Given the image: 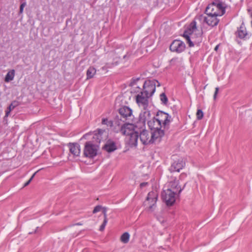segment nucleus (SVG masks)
<instances>
[{"mask_svg": "<svg viewBox=\"0 0 252 252\" xmlns=\"http://www.w3.org/2000/svg\"><path fill=\"white\" fill-rule=\"evenodd\" d=\"M102 209L103 213L104 214V219L105 218H107V216H106V208L102 207Z\"/></svg>", "mask_w": 252, "mask_h": 252, "instance_id": "40", "label": "nucleus"}, {"mask_svg": "<svg viewBox=\"0 0 252 252\" xmlns=\"http://www.w3.org/2000/svg\"><path fill=\"white\" fill-rule=\"evenodd\" d=\"M186 48L184 42L180 40H174L170 44V50L172 52L180 53L183 52Z\"/></svg>", "mask_w": 252, "mask_h": 252, "instance_id": "11", "label": "nucleus"}, {"mask_svg": "<svg viewBox=\"0 0 252 252\" xmlns=\"http://www.w3.org/2000/svg\"><path fill=\"white\" fill-rule=\"evenodd\" d=\"M139 138L143 145H147L153 144L151 140V133L144 128L139 130Z\"/></svg>", "mask_w": 252, "mask_h": 252, "instance_id": "10", "label": "nucleus"}, {"mask_svg": "<svg viewBox=\"0 0 252 252\" xmlns=\"http://www.w3.org/2000/svg\"><path fill=\"white\" fill-rule=\"evenodd\" d=\"M144 111L140 113L139 115V122L138 124H142V126H145L146 122L151 121V113L150 111L146 109H144Z\"/></svg>", "mask_w": 252, "mask_h": 252, "instance_id": "18", "label": "nucleus"}, {"mask_svg": "<svg viewBox=\"0 0 252 252\" xmlns=\"http://www.w3.org/2000/svg\"><path fill=\"white\" fill-rule=\"evenodd\" d=\"M77 225H81L82 224H81V223H77Z\"/></svg>", "mask_w": 252, "mask_h": 252, "instance_id": "45", "label": "nucleus"}, {"mask_svg": "<svg viewBox=\"0 0 252 252\" xmlns=\"http://www.w3.org/2000/svg\"><path fill=\"white\" fill-rule=\"evenodd\" d=\"M107 136L105 130L98 129L94 131L93 136L94 142L96 143H100V142L106 138Z\"/></svg>", "mask_w": 252, "mask_h": 252, "instance_id": "15", "label": "nucleus"}, {"mask_svg": "<svg viewBox=\"0 0 252 252\" xmlns=\"http://www.w3.org/2000/svg\"><path fill=\"white\" fill-rule=\"evenodd\" d=\"M70 152L75 157H78L80 154V146L77 143H69V145Z\"/></svg>", "mask_w": 252, "mask_h": 252, "instance_id": "21", "label": "nucleus"}, {"mask_svg": "<svg viewBox=\"0 0 252 252\" xmlns=\"http://www.w3.org/2000/svg\"><path fill=\"white\" fill-rule=\"evenodd\" d=\"M212 7H213V5L207 7L205 12L207 16L204 18L203 21L209 26L214 27L217 26L219 22V20L217 18L219 14L216 12H213L214 8Z\"/></svg>", "mask_w": 252, "mask_h": 252, "instance_id": "2", "label": "nucleus"}, {"mask_svg": "<svg viewBox=\"0 0 252 252\" xmlns=\"http://www.w3.org/2000/svg\"><path fill=\"white\" fill-rule=\"evenodd\" d=\"M185 165V162L183 159H178L174 161L169 168L171 172H179Z\"/></svg>", "mask_w": 252, "mask_h": 252, "instance_id": "19", "label": "nucleus"}, {"mask_svg": "<svg viewBox=\"0 0 252 252\" xmlns=\"http://www.w3.org/2000/svg\"><path fill=\"white\" fill-rule=\"evenodd\" d=\"M119 113L123 118L126 120H132L133 118L132 110L128 107L124 106L119 109Z\"/></svg>", "mask_w": 252, "mask_h": 252, "instance_id": "14", "label": "nucleus"}, {"mask_svg": "<svg viewBox=\"0 0 252 252\" xmlns=\"http://www.w3.org/2000/svg\"><path fill=\"white\" fill-rule=\"evenodd\" d=\"M37 172H35L32 176V177L30 178V179L24 184V187H26L27 186H28L30 183L31 182V181L32 180L33 178H34L35 175L36 174V173Z\"/></svg>", "mask_w": 252, "mask_h": 252, "instance_id": "36", "label": "nucleus"}, {"mask_svg": "<svg viewBox=\"0 0 252 252\" xmlns=\"http://www.w3.org/2000/svg\"><path fill=\"white\" fill-rule=\"evenodd\" d=\"M196 117L198 120H201L203 117V112L201 109H198L196 112Z\"/></svg>", "mask_w": 252, "mask_h": 252, "instance_id": "32", "label": "nucleus"}, {"mask_svg": "<svg viewBox=\"0 0 252 252\" xmlns=\"http://www.w3.org/2000/svg\"><path fill=\"white\" fill-rule=\"evenodd\" d=\"M186 31H188V34L189 35L190 33H194L198 31L196 29V22L195 21H193L189 26L187 30Z\"/></svg>", "mask_w": 252, "mask_h": 252, "instance_id": "24", "label": "nucleus"}, {"mask_svg": "<svg viewBox=\"0 0 252 252\" xmlns=\"http://www.w3.org/2000/svg\"><path fill=\"white\" fill-rule=\"evenodd\" d=\"M102 124L108 126L112 127L113 126V122L112 121H108L107 118H103L102 119Z\"/></svg>", "mask_w": 252, "mask_h": 252, "instance_id": "29", "label": "nucleus"}, {"mask_svg": "<svg viewBox=\"0 0 252 252\" xmlns=\"http://www.w3.org/2000/svg\"><path fill=\"white\" fill-rule=\"evenodd\" d=\"M182 176H186V175L185 174H181V177H182Z\"/></svg>", "mask_w": 252, "mask_h": 252, "instance_id": "44", "label": "nucleus"}, {"mask_svg": "<svg viewBox=\"0 0 252 252\" xmlns=\"http://www.w3.org/2000/svg\"><path fill=\"white\" fill-rule=\"evenodd\" d=\"M165 129H157L151 130V140L152 143H159L161 138L164 135V130Z\"/></svg>", "mask_w": 252, "mask_h": 252, "instance_id": "12", "label": "nucleus"}, {"mask_svg": "<svg viewBox=\"0 0 252 252\" xmlns=\"http://www.w3.org/2000/svg\"><path fill=\"white\" fill-rule=\"evenodd\" d=\"M126 121V120L123 119V118L121 117V116H116L115 117L114 120L113 121V126H117L121 127L122 126L125 125Z\"/></svg>", "mask_w": 252, "mask_h": 252, "instance_id": "23", "label": "nucleus"}, {"mask_svg": "<svg viewBox=\"0 0 252 252\" xmlns=\"http://www.w3.org/2000/svg\"><path fill=\"white\" fill-rule=\"evenodd\" d=\"M150 96L145 95L144 93L141 92L136 96V101L140 107L145 109L148 106V98Z\"/></svg>", "mask_w": 252, "mask_h": 252, "instance_id": "13", "label": "nucleus"}, {"mask_svg": "<svg viewBox=\"0 0 252 252\" xmlns=\"http://www.w3.org/2000/svg\"><path fill=\"white\" fill-rule=\"evenodd\" d=\"M148 125L149 126V128L151 130L157 129H161L163 127L162 125L160 123L158 122V120L156 119V117H154L152 120L149 121L148 122Z\"/></svg>", "mask_w": 252, "mask_h": 252, "instance_id": "20", "label": "nucleus"}, {"mask_svg": "<svg viewBox=\"0 0 252 252\" xmlns=\"http://www.w3.org/2000/svg\"><path fill=\"white\" fill-rule=\"evenodd\" d=\"M26 3L25 2L22 3L21 5H20V10H19V13L21 14L23 13V9H24V8L25 7V6H26Z\"/></svg>", "mask_w": 252, "mask_h": 252, "instance_id": "37", "label": "nucleus"}, {"mask_svg": "<svg viewBox=\"0 0 252 252\" xmlns=\"http://www.w3.org/2000/svg\"><path fill=\"white\" fill-rule=\"evenodd\" d=\"M103 149L108 153H111L117 149V146L114 141L108 140L103 147Z\"/></svg>", "mask_w": 252, "mask_h": 252, "instance_id": "22", "label": "nucleus"}, {"mask_svg": "<svg viewBox=\"0 0 252 252\" xmlns=\"http://www.w3.org/2000/svg\"><path fill=\"white\" fill-rule=\"evenodd\" d=\"M158 81L156 80H149L145 81L143 85V91L145 95L151 96L156 91V84Z\"/></svg>", "mask_w": 252, "mask_h": 252, "instance_id": "6", "label": "nucleus"}, {"mask_svg": "<svg viewBox=\"0 0 252 252\" xmlns=\"http://www.w3.org/2000/svg\"><path fill=\"white\" fill-rule=\"evenodd\" d=\"M98 146L94 144L91 141L85 143L84 155L86 157L93 158L96 156Z\"/></svg>", "mask_w": 252, "mask_h": 252, "instance_id": "7", "label": "nucleus"}, {"mask_svg": "<svg viewBox=\"0 0 252 252\" xmlns=\"http://www.w3.org/2000/svg\"><path fill=\"white\" fill-rule=\"evenodd\" d=\"M131 56V53L129 52H127L126 54L123 56V59L126 60H127Z\"/></svg>", "mask_w": 252, "mask_h": 252, "instance_id": "38", "label": "nucleus"}, {"mask_svg": "<svg viewBox=\"0 0 252 252\" xmlns=\"http://www.w3.org/2000/svg\"><path fill=\"white\" fill-rule=\"evenodd\" d=\"M115 132H121L122 134L126 135V137L129 135L131 134L133 132L136 131L134 129V126L129 123H125V125L122 126L121 127H119L118 129L115 128Z\"/></svg>", "mask_w": 252, "mask_h": 252, "instance_id": "8", "label": "nucleus"}, {"mask_svg": "<svg viewBox=\"0 0 252 252\" xmlns=\"http://www.w3.org/2000/svg\"><path fill=\"white\" fill-rule=\"evenodd\" d=\"M219 87H216L215 88V93H214V99H215L217 97V95L218 93V92H219Z\"/></svg>", "mask_w": 252, "mask_h": 252, "instance_id": "39", "label": "nucleus"}, {"mask_svg": "<svg viewBox=\"0 0 252 252\" xmlns=\"http://www.w3.org/2000/svg\"><path fill=\"white\" fill-rule=\"evenodd\" d=\"M107 223V218H105L104 219V220H103V222L102 223V224L100 225V228H99V230L100 231H103Z\"/></svg>", "mask_w": 252, "mask_h": 252, "instance_id": "34", "label": "nucleus"}, {"mask_svg": "<svg viewBox=\"0 0 252 252\" xmlns=\"http://www.w3.org/2000/svg\"><path fill=\"white\" fill-rule=\"evenodd\" d=\"M217 7L221 11V14L220 15V16H221L225 13V7L223 6V3L221 2H219L217 5Z\"/></svg>", "mask_w": 252, "mask_h": 252, "instance_id": "31", "label": "nucleus"}, {"mask_svg": "<svg viewBox=\"0 0 252 252\" xmlns=\"http://www.w3.org/2000/svg\"><path fill=\"white\" fill-rule=\"evenodd\" d=\"M102 209V207L101 205H97L95 206L93 210V213L95 214L99 211H101V210Z\"/></svg>", "mask_w": 252, "mask_h": 252, "instance_id": "35", "label": "nucleus"}, {"mask_svg": "<svg viewBox=\"0 0 252 252\" xmlns=\"http://www.w3.org/2000/svg\"><path fill=\"white\" fill-rule=\"evenodd\" d=\"M177 195L178 194H175L170 189H166V187L163 188L161 193L162 198L168 206H171L174 203Z\"/></svg>", "mask_w": 252, "mask_h": 252, "instance_id": "3", "label": "nucleus"}, {"mask_svg": "<svg viewBox=\"0 0 252 252\" xmlns=\"http://www.w3.org/2000/svg\"><path fill=\"white\" fill-rule=\"evenodd\" d=\"M235 35L237 37L242 39H246L249 38L248 37V32L243 22L240 27L237 28V30L235 32Z\"/></svg>", "mask_w": 252, "mask_h": 252, "instance_id": "17", "label": "nucleus"}, {"mask_svg": "<svg viewBox=\"0 0 252 252\" xmlns=\"http://www.w3.org/2000/svg\"><path fill=\"white\" fill-rule=\"evenodd\" d=\"M129 239V234L128 232H125L121 237V241L125 244L128 243Z\"/></svg>", "mask_w": 252, "mask_h": 252, "instance_id": "28", "label": "nucleus"}, {"mask_svg": "<svg viewBox=\"0 0 252 252\" xmlns=\"http://www.w3.org/2000/svg\"><path fill=\"white\" fill-rule=\"evenodd\" d=\"M164 187H166V189H170L172 192H174L175 194L178 195L184 189V188H181L179 186V181L176 179L168 182Z\"/></svg>", "mask_w": 252, "mask_h": 252, "instance_id": "9", "label": "nucleus"}, {"mask_svg": "<svg viewBox=\"0 0 252 252\" xmlns=\"http://www.w3.org/2000/svg\"><path fill=\"white\" fill-rule=\"evenodd\" d=\"M19 105L18 101H13L7 107V110L5 111V116H8L10 112L14 109L16 106Z\"/></svg>", "mask_w": 252, "mask_h": 252, "instance_id": "25", "label": "nucleus"}, {"mask_svg": "<svg viewBox=\"0 0 252 252\" xmlns=\"http://www.w3.org/2000/svg\"><path fill=\"white\" fill-rule=\"evenodd\" d=\"M139 138V131L133 132L126 137L127 144L130 147H136Z\"/></svg>", "mask_w": 252, "mask_h": 252, "instance_id": "16", "label": "nucleus"}, {"mask_svg": "<svg viewBox=\"0 0 252 252\" xmlns=\"http://www.w3.org/2000/svg\"><path fill=\"white\" fill-rule=\"evenodd\" d=\"M160 99L162 103L166 105L168 102V98L164 93H162L160 95Z\"/></svg>", "mask_w": 252, "mask_h": 252, "instance_id": "30", "label": "nucleus"}, {"mask_svg": "<svg viewBox=\"0 0 252 252\" xmlns=\"http://www.w3.org/2000/svg\"><path fill=\"white\" fill-rule=\"evenodd\" d=\"M119 60H117L115 62L112 63H107L104 66V67L106 68H111L114 66L117 65L118 64ZM104 68V67H103Z\"/></svg>", "mask_w": 252, "mask_h": 252, "instance_id": "33", "label": "nucleus"}, {"mask_svg": "<svg viewBox=\"0 0 252 252\" xmlns=\"http://www.w3.org/2000/svg\"><path fill=\"white\" fill-rule=\"evenodd\" d=\"M156 118L158 122L161 124L164 129H169L171 117L168 113L162 111H158L157 113Z\"/></svg>", "mask_w": 252, "mask_h": 252, "instance_id": "5", "label": "nucleus"}, {"mask_svg": "<svg viewBox=\"0 0 252 252\" xmlns=\"http://www.w3.org/2000/svg\"><path fill=\"white\" fill-rule=\"evenodd\" d=\"M158 197V194L156 191L149 192L146 198V200L144 203V205L147 206L150 211H153L156 207Z\"/></svg>", "mask_w": 252, "mask_h": 252, "instance_id": "4", "label": "nucleus"}, {"mask_svg": "<svg viewBox=\"0 0 252 252\" xmlns=\"http://www.w3.org/2000/svg\"><path fill=\"white\" fill-rule=\"evenodd\" d=\"M218 48H219V45H217V46L215 47V51H217V50H218Z\"/></svg>", "mask_w": 252, "mask_h": 252, "instance_id": "42", "label": "nucleus"}, {"mask_svg": "<svg viewBox=\"0 0 252 252\" xmlns=\"http://www.w3.org/2000/svg\"><path fill=\"white\" fill-rule=\"evenodd\" d=\"M96 73V69L93 67H90L87 71V79H90L94 77Z\"/></svg>", "mask_w": 252, "mask_h": 252, "instance_id": "27", "label": "nucleus"}, {"mask_svg": "<svg viewBox=\"0 0 252 252\" xmlns=\"http://www.w3.org/2000/svg\"><path fill=\"white\" fill-rule=\"evenodd\" d=\"M147 185H148L147 182H143L140 184V186L141 188H143L144 187H145Z\"/></svg>", "mask_w": 252, "mask_h": 252, "instance_id": "41", "label": "nucleus"}, {"mask_svg": "<svg viewBox=\"0 0 252 252\" xmlns=\"http://www.w3.org/2000/svg\"><path fill=\"white\" fill-rule=\"evenodd\" d=\"M15 75V71L14 70H11L10 71H9L5 76V81L6 82H8L10 81L13 80Z\"/></svg>", "mask_w": 252, "mask_h": 252, "instance_id": "26", "label": "nucleus"}, {"mask_svg": "<svg viewBox=\"0 0 252 252\" xmlns=\"http://www.w3.org/2000/svg\"><path fill=\"white\" fill-rule=\"evenodd\" d=\"M158 86V87H159L160 86V83L158 82H158L157 83V84H156V86Z\"/></svg>", "mask_w": 252, "mask_h": 252, "instance_id": "43", "label": "nucleus"}, {"mask_svg": "<svg viewBox=\"0 0 252 252\" xmlns=\"http://www.w3.org/2000/svg\"><path fill=\"white\" fill-rule=\"evenodd\" d=\"M188 31H185L183 34V37L186 39L189 46L190 47H193L194 45H199L202 40V31H197L195 33H190L189 35L188 34Z\"/></svg>", "mask_w": 252, "mask_h": 252, "instance_id": "1", "label": "nucleus"}]
</instances>
